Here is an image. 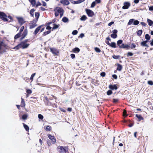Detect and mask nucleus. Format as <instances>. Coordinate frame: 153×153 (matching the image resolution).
I'll return each mask as SVG.
<instances>
[{
    "instance_id": "62",
    "label": "nucleus",
    "mask_w": 153,
    "mask_h": 153,
    "mask_svg": "<svg viewBox=\"0 0 153 153\" xmlns=\"http://www.w3.org/2000/svg\"><path fill=\"white\" fill-rule=\"evenodd\" d=\"M38 19H34L32 21V23H35V24H36V23L37 22Z\"/></svg>"
},
{
    "instance_id": "15",
    "label": "nucleus",
    "mask_w": 153,
    "mask_h": 153,
    "mask_svg": "<svg viewBox=\"0 0 153 153\" xmlns=\"http://www.w3.org/2000/svg\"><path fill=\"white\" fill-rule=\"evenodd\" d=\"M136 117L138 118L139 120V121H140L142 120H143V118L140 115H138L137 114H136Z\"/></svg>"
},
{
    "instance_id": "48",
    "label": "nucleus",
    "mask_w": 153,
    "mask_h": 153,
    "mask_svg": "<svg viewBox=\"0 0 153 153\" xmlns=\"http://www.w3.org/2000/svg\"><path fill=\"white\" fill-rule=\"evenodd\" d=\"M148 84L149 85H153V82L151 80L148 81Z\"/></svg>"
},
{
    "instance_id": "4",
    "label": "nucleus",
    "mask_w": 153,
    "mask_h": 153,
    "mask_svg": "<svg viewBox=\"0 0 153 153\" xmlns=\"http://www.w3.org/2000/svg\"><path fill=\"white\" fill-rule=\"evenodd\" d=\"M59 149V151L63 153H66L68 151V147L65 146L63 147L62 146H60L59 148H58Z\"/></svg>"
},
{
    "instance_id": "56",
    "label": "nucleus",
    "mask_w": 153,
    "mask_h": 153,
    "mask_svg": "<svg viewBox=\"0 0 153 153\" xmlns=\"http://www.w3.org/2000/svg\"><path fill=\"white\" fill-rule=\"evenodd\" d=\"M123 114L124 116L126 117L128 115L126 114V111H124L123 112Z\"/></svg>"
},
{
    "instance_id": "34",
    "label": "nucleus",
    "mask_w": 153,
    "mask_h": 153,
    "mask_svg": "<svg viewBox=\"0 0 153 153\" xmlns=\"http://www.w3.org/2000/svg\"><path fill=\"white\" fill-rule=\"evenodd\" d=\"M85 0H78L75 1V4H78L84 1Z\"/></svg>"
},
{
    "instance_id": "41",
    "label": "nucleus",
    "mask_w": 153,
    "mask_h": 153,
    "mask_svg": "<svg viewBox=\"0 0 153 153\" xmlns=\"http://www.w3.org/2000/svg\"><path fill=\"white\" fill-rule=\"evenodd\" d=\"M95 51L97 52L100 53L101 52V50L99 48L97 47H95L94 48Z\"/></svg>"
},
{
    "instance_id": "20",
    "label": "nucleus",
    "mask_w": 153,
    "mask_h": 153,
    "mask_svg": "<svg viewBox=\"0 0 153 153\" xmlns=\"http://www.w3.org/2000/svg\"><path fill=\"white\" fill-rule=\"evenodd\" d=\"M30 2L31 4L33 6H34L36 5V1L35 0H28Z\"/></svg>"
},
{
    "instance_id": "22",
    "label": "nucleus",
    "mask_w": 153,
    "mask_h": 153,
    "mask_svg": "<svg viewBox=\"0 0 153 153\" xmlns=\"http://www.w3.org/2000/svg\"><path fill=\"white\" fill-rule=\"evenodd\" d=\"M110 46L112 48H117L115 42H111L110 45Z\"/></svg>"
},
{
    "instance_id": "19",
    "label": "nucleus",
    "mask_w": 153,
    "mask_h": 153,
    "mask_svg": "<svg viewBox=\"0 0 153 153\" xmlns=\"http://www.w3.org/2000/svg\"><path fill=\"white\" fill-rule=\"evenodd\" d=\"M2 46L4 47L6 46V45L4 43L3 41H1L0 42V50L1 49Z\"/></svg>"
},
{
    "instance_id": "54",
    "label": "nucleus",
    "mask_w": 153,
    "mask_h": 153,
    "mask_svg": "<svg viewBox=\"0 0 153 153\" xmlns=\"http://www.w3.org/2000/svg\"><path fill=\"white\" fill-rule=\"evenodd\" d=\"M146 44L144 41L141 42L140 43V45L142 46H144Z\"/></svg>"
},
{
    "instance_id": "33",
    "label": "nucleus",
    "mask_w": 153,
    "mask_h": 153,
    "mask_svg": "<svg viewBox=\"0 0 153 153\" xmlns=\"http://www.w3.org/2000/svg\"><path fill=\"white\" fill-rule=\"evenodd\" d=\"M35 16L36 19H38L39 16V12H36L35 13Z\"/></svg>"
},
{
    "instance_id": "10",
    "label": "nucleus",
    "mask_w": 153,
    "mask_h": 153,
    "mask_svg": "<svg viewBox=\"0 0 153 153\" xmlns=\"http://www.w3.org/2000/svg\"><path fill=\"white\" fill-rule=\"evenodd\" d=\"M48 137L49 139L51 140L53 143L54 144L55 143L56 139L53 136H52L50 134H48Z\"/></svg>"
},
{
    "instance_id": "39",
    "label": "nucleus",
    "mask_w": 153,
    "mask_h": 153,
    "mask_svg": "<svg viewBox=\"0 0 153 153\" xmlns=\"http://www.w3.org/2000/svg\"><path fill=\"white\" fill-rule=\"evenodd\" d=\"M37 26V25L36 24H32V25H30V29H31L32 28H33Z\"/></svg>"
},
{
    "instance_id": "25",
    "label": "nucleus",
    "mask_w": 153,
    "mask_h": 153,
    "mask_svg": "<svg viewBox=\"0 0 153 153\" xmlns=\"http://www.w3.org/2000/svg\"><path fill=\"white\" fill-rule=\"evenodd\" d=\"M27 30L25 29L24 30V31L22 34V36H23L24 37H25L27 35Z\"/></svg>"
},
{
    "instance_id": "13",
    "label": "nucleus",
    "mask_w": 153,
    "mask_h": 153,
    "mask_svg": "<svg viewBox=\"0 0 153 153\" xmlns=\"http://www.w3.org/2000/svg\"><path fill=\"white\" fill-rule=\"evenodd\" d=\"M109 88L112 90H117V87L116 84L114 85H109Z\"/></svg>"
},
{
    "instance_id": "40",
    "label": "nucleus",
    "mask_w": 153,
    "mask_h": 153,
    "mask_svg": "<svg viewBox=\"0 0 153 153\" xmlns=\"http://www.w3.org/2000/svg\"><path fill=\"white\" fill-rule=\"evenodd\" d=\"M112 93V91L111 90H109L107 91V94L108 95H111Z\"/></svg>"
},
{
    "instance_id": "50",
    "label": "nucleus",
    "mask_w": 153,
    "mask_h": 153,
    "mask_svg": "<svg viewBox=\"0 0 153 153\" xmlns=\"http://www.w3.org/2000/svg\"><path fill=\"white\" fill-rule=\"evenodd\" d=\"M96 5V3L95 2V1H93V2H92V3H91V7H94L95 5Z\"/></svg>"
},
{
    "instance_id": "7",
    "label": "nucleus",
    "mask_w": 153,
    "mask_h": 153,
    "mask_svg": "<svg viewBox=\"0 0 153 153\" xmlns=\"http://www.w3.org/2000/svg\"><path fill=\"white\" fill-rule=\"evenodd\" d=\"M130 6V4L128 2H125L124 3V6L122 7L123 9H128Z\"/></svg>"
},
{
    "instance_id": "44",
    "label": "nucleus",
    "mask_w": 153,
    "mask_h": 153,
    "mask_svg": "<svg viewBox=\"0 0 153 153\" xmlns=\"http://www.w3.org/2000/svg\"><path fill=\"white\" fill-rule=\"evenodd\" d=\"M136 47V45L134 44V43H132L131 44V49H133V48H134Z\"/></svg>"
},
{
    "instance_id": "3",
    "label": "nucleus",
    "mask_w": 153,
    "mask_h": 153,
    "mask_svg": "<svg viewBox=\"0 0 153 153\" xmlns=\"http://www.w3.org/2000/svg\"><path fill=\"white\" fill-rule=\"evenodd\" d=\"M7 15L4 12H0V18L4 21H8Z\"/></svg>"
},
{
    "instance_id": "11",
    "label": "nucleus",
    "mask_w": 153,
    "mask_h": 153,
    "mask_svg": "<svg viewBox=\"0 0 153 153\" xmlns=\"http://www.w3.org/2000/svg\"><path fill=\"white\" fill-rule=\"evenodd\" d=\"M60 2L64 5H67L69 4L68 0H60Z\"/></svg>"
},
{
    "instance_id": "18",
    "label": "nucleus",
    "mask_w": 153,
    "mask_h": 153,
    "mask_svg": "<svg viewBox=\"0 0 153 153\" xmlns=\"http://www.w3.org/2000/svg\"><path fill=\"white\" fill-rule=\"evenodd\" d=\"M122 66L121 65L118 64H117V70L119 71H121L122 70Z\"/></svg>"
},
{
    "instance_id": "43",
    "label": "nucleus",
    "mask_w": 153,
    "mask_h": 153,
    "mask_svg": "<svg viewBox=\"0 0 153 153\" xmlns=\"http://www.w3.org/2000/svg\"><path fill=\"white\" fill-rule=\"evenodd\" d=\"M45 130L46 131H50L51 130V127L50 126H46Z\"/></svg>"
},
{
    "instance_id": "46",
    "label": "nucleus",
    "mask_w": 153,
    "mask_h": 153,
    "mask_svg": "<svg viewBox=\"0 0 153 153\" xmlns=\"http://www.w3.org/2000/svg\"><path fill=\"white\" fill-rule=\"evenodd\" d=\"M78 33V31L76 30H73L72 32V34L73 35H76Z\"/></svg>"
},
{
    "instance_id": "57",
    "label": "nucleus",
    "mask_w": 153,
    "mask_h": 153,
    "mask_svg": "<svg viewBox=\"0 0 153 153\" xmlns=\"http://www.w3.org/2000/svg\"><path fill=\"white\" fill-rule=\"evenodd\" d=\"M24 79L26 82H28L29 81V79L28 78H27V77H25V78H24L23 79Z\"/></svg>"
},
{
    "instance_id": "32",
    "label": "nucleus",
    "mask_w": 153,
    "mask_h": 153,
    "mask_svg": "<svg viewBox=\"0 0 153 153\" xmlns=\"http://www.w3.org/2000/svg\"><path fill=\"white\" fill-rule=\"evenodd\" d=\"M145 38L147 40H149L150 39L151 37L148 34H146L145 35Z\"/></svg>"
},
{
    "instance_id": "8",
    "label": "nucleus",
    "mask_w": 153,
    "mask_h": 153,
    "mask_svg": "<svg viewBox=\"0 0 153 153\" xmlns=\"http://www.w3.org/2000/svg\"><path fill=\"white\" fill-rule=\"evenodd\" d=\"M130 46L129 45L127 44H124V43L122 44L121 45V46H120V48L126 49H129Z\"/></svg>"
},
{
    "instance_id": "53",
    "label": "nucleus",
    "mask_w": 153,
    "mask_h": 153,
    "mask_svg": "<svg viewBox=\"0 0 153 153\" xmlns=\"http://www.w3.org/2000/svg\"><path fill=\"white\" fill-rule=\"evenodd\" d=\"M101 76L102 77H104L105 75V72H102L100 73V74Z\"/></svg>"
},
{
    "instance_id": "52",
    "label": "nucleus",
    "mask_w": 153,
    "mask_h": 153,
    "mask_svg": "<svg viewBox=\"0 0 153 153\" xmlns=\"http://www.w3.org/2000/svg\"><path fill=\"white\" fill-rule=\"evenodd\" d=\"M52 27L50 26V25H47V27L46 28V29L49 30H51V29Z\"/></svg>"
},
{
    "instance_id": "27",
    "label": "nucleus",
    "mask_w": 153,
    "mask_h": 153,
    "mask_svg": "<svg viewBox=\"0 0 153 153\" xmlns=\"http://www.w3.org/2000/svg\"><path fill=\"white\" fill-rule=\"evenodd\" d=\"M87 19V17L85 15H83L80 18V20L82 21H84Z\"/></svg>"
},
{
    "instance_id": "58",
    "label": "nucleus",
    "mask_w": 153,
    "mask_h": 153,
    "mask_svg": "<svg viewBox=\"0 0 153 153\" xmlns=\"http://www.w3.org/2000/svg\"><path fill=\"white\" fill-rule=\"evenodd\" d=\"M112 77L114 79H117V76L115 74L112 75Z\"/></svg>"
},
{
    "instance_id": "24",
    "label": "nucleus",
    "mask_w": 153,
    "mask_h": 153,
    "mask_svg": "<svg viewBox=\"0 0 153 153\" xmlns=\"http://www.w3.org/2000/svg\"><path fill=\"white\" fill-rule=\"evenodd\" d=\"M62 21L66 23L68 21V19L66 17H64L62 18Z\"/></svg>"
},
{
    "instance_id": "28",
    "label": "nucleus",
    "mask_w": 153,
    "mask_h": 153,
    "mask_svg": "<svg viewBox=\"0 0 153 153\" xmlns=\"http://www.w3.org/2000/svg\"><path fill=\"white\" fill-rule=\"evenodd\" d=\"M22 101L21 102V105L22 107H24L25 106V104L24 101V100L22 98Z\"/></svg>"
},
{
    "instance_id": "47",
    "label": "nucleus",
    "mask_w": 153,
    "mask_h": 153,
    "mask_svg": "<svg viewBox=\"0 0 153 153\" xmlns=\"http://www.w3.org/2000/svg\"><path fill=\"white\" fill-rule=\"evenodd\" d=\"M38 117L39 119L41 120H42L43 118V116L41 114H39Z\"/></svg>"
},
{
    "instance_id": "26",
    "label": "nucleus",
    "mask_w": 153,
    "mask_h": 153,
    "mask_svg": "<svg viewBox=\"0 0 153 153\" xmlns=\"http://www.w3.org/2000/svg\"><path fill=\"white\" fill-rule=\"evenodd\" d=\"M21 33H19L17 34H16L14 36V39H16L20 37L21 36Z\"/></svg>"
},
{
    "instance_id": "45",
    "label": "nucleus",
    "mask_w": 153,
    "mask_h": 153,
    "mask_svg": "<svg viewBox=\"0 0 153 153\" xmlns=\"http://www.w3.org/2000/svg\"><path fill=\"white\" fill-rule=\"evenodd\" d=\"M133 55V53L131 52H128L127 56L128 57L129 56H132Z\"/></svg>"
},
{
    "instance_id": "30",
    "label": "nucleus",
    "mask_w": 153,
    "mask_h": 153,
    "mask_svg": "<svg viewBox=\"0 0 153 153\" xmlns=\"http://www.w3.org/2000/svg\"><path fill=\"white\" fill-rule=\"evenodd\" d=\"M28 117V115L27 114H23L22 116V119L23 120H25L27 119Z\"/></svg>"
},
{
    "instance_id": "21",
    "label": "nucleus",
    "mask_w": 153,
    "mask_h": 153,
    "mask_svg": "<svg viewBox=\"0 0 153 153\" xmlns=\"http://www.w3.org/2000/svg\"><path fill=\"white\" fill-rule=\"evenodd\" d=\"M147 21L149 26H151L153 25V22L152 20L148 19H147Z\"/></svg>"
},
{
    "instance_id": "35",
    "label": "nucleus",
    "mask_w": 153,
    "mask_h": 153,
    "mask_svg": "<svg viewBox=\"0 0 153 153\" xmlns=\"http://www.w3.org/2000/svg\"><path fill=\"white\" fill-rule=\"evenodd\" d=\"M51 32V30H49L44 32L42 34L43 36H45L47 34H49Z\"/></svg>"
},
{
    "instance_id": "31",
    "label": "nucleus",
    "mask_w": 153,
    "mask_h": 153,
    "mask_svg": "<svg viewBox=\"0 0 153 153\" xmlns=\"http://www.w3.org/2000/svg\"><path fill=\"white\" fill-rule=\"evenodd\" d=\"M53 26L52 28V30L57 28L59 26V25H57L56 24H53Z\"/></svg>"
},
{
    "instance_id": "12",
    "label": "nucleus",
    "mask_w": 153,
    "mask_h": 153,
    "mask_svg": "<svg viewBox=\"0 0 153 153\" xmlns=\"http://www.w3.org/2000/svg\"><path fill=\"white\" fill-rule=\"evenodd\" d=\"M43 26V25H42L38 26L37 27L34 31V34H35V35H36L38 33L39 30H40L42 27Z\"/></svg>"
},
{
    "instance_id": "37",
    "label": "nucleus",
    "mask_w": 153,
    "mask_h": 153,
    "mask_svg": "<svg viewBox=\"0 0 153 153\" xmlns=\"http://www.w3.org/2000/svg\"><path fill=\"white\" fill-rule=\"evenodd\" d=\"M120 56L119 55H113V56H112V57L113 58L115 59H119L120 57Z\"/></svg>"
},
{
    "instance_id": "55",
    "label": "nucleus",
    "mask_w": 153,
    "mask_h": 153,
    "mask_svg": "<svg viewBox=\"0 0 153 153\" xmlns=\"http://www.w3.org/2000/svg\"><path fill=\"white\" fill-rule=\"evenodd\" d=\"M113 33L114 34H117V30L114 29L113 30Z\"/></svg>"
},
{
    "instance_id": "38",
    "label": "nucleus",
    "mask_w": 153,
    "mask_h": 153,
    "mask_svg": "<svg viewBox=\"0 0 153 153\" xmlns=\"http://www.w3.org/2000/svg\"><path fill=\"white\" fill-rule=\"evenodd\" d=\"M111 37L113 39H115L117 37V35L114 34H111Z\"/></svg>"
},
{
    "instance_id": "17",
    "label": "nucleus",
    "mask_w": 153,
    "mask_h": 153,
    "mask_svg": "<svg viewBox=\"0 0 153 153\" xmlns=\"http://www.w3.org/2000/svg\"><path fill=\"white\" fill-rule=\"evenodd\" d=\"M80 51L79 49L77 47L74 48L73 50V51L74 53H78Z\"/></svg>"
},
{
    "instance_id": "59",
    "label": "nucleus",
    "mask_w": 153,
    "mask_h": 153,
    "mask_svg": "<svg viewBox=\"0 0 153 153\" xmlns=\"http://www.w3.org/2000/svg\"><path fill=\"white\" fill-rule=\"evenodd\" d=\"M71 58L73 59L75 58V55L74 54L72 53L71 54Z\"/></svg>"
},
{
    "instance_id": "2",
    "label": "nucleus",
    "mask_w": 153,
    "mask_h": 153,
    "mask_svg": "<svg viewBox=\"0 0 153 153\" xmlns=\"http://www.w3.org/2000/svg\"><path fill=\"white\" fill-rule=\"evenodd\" d=\"M139 23V22L137 20H135L134 19H130L128 23V25H131L133 23L134 25H137Z\"/></svg>"
},
{
    "instance_id": "5",
    "label": "nucleus",
    "mask_w": 153,
    "mask_h": 153,
    "mask_svg": "<svg viewBox=\"0 0 153 153\" xmlns=\"http://www.w3.org/2000/svg\"><path fill=\"white\" fill-rule=\"evenodd\" d=\"M85 11L88 16L89 17H92L94 15V12L90 10L86 9Z\"/></svg>"
},
{
    "instance_id": "51",
    "label": "nucleus",
    "mask_w": 153,
    "mask_h": 153,
    "mask_svg": "<svg viewBox=\"0 0 153 153\" xmlns=\"http://www.w3.org/2000/svg\"><path fill=\"white\" fill-rule=\"evenodd\" d=\"M24 29V26H22L20 30H19V33H22V32L23 31V30Z\"/></svg>"
},
{
    "instance_id": "9",
    "label": "nucleus",
    "mask_w": 153,
    "mask_h": 153,
    "mask_svg": "<svg viewBox=\"0 0 153 153\" xmlns=\"http://www.w3.org/2000/svg\"><path fill=\"white\" fill-rule=\"evenodd\" d=\"M53 11H56L59 13H60L63 11H64L63 9L61 7H57L54 9Z\"/></svg>"
},
{
    "instance_id": "49",
    "label": "nucleus",
    "mask_w": 153,
    "mask_h": 153,
    "mask_svg": "<svg viewBox=\"0 0 153 153\" xmlns=\"http://www.w3.org/2000/svg\"><path fill=\"white\" fill-rule=\"evenodd\" d=\"M32 91L30 89H28L26 90V92L27 94H31L32 93Z\"/></svg>"
},
{
    "instance_id": "36",
    "label": "nucleus",
    "mask_w": 153,
    "mask_h": 153,
    "mask_svg": "<svg viewBox=\"0 0 153 153\" xmlns=\"http://www.w3.org/2000/svg\"><path fill=\"white\" fill-rule=\"evenodd\" d=\"M35 11V10L34 9H32L30 11V13L31 16L33 17L34 16V12Z\"/></svg>"
},
{
    "instance_id": "42",
    "label": "nucleus",
    "mask_w": 153,
    "mask_h": 153,
    "mask_svg": "<svg viewBox=\"0 0 153 153\" xmlns=\"http://www.w3.org/2000/svg\"><path fill=\"white\" fill-rule=\"evenodd\" d=\"M35 75L36 73H33L31 75L30 77V79L31 80V82H32L33 80V77Z\"/></svg>"
},
{
    "instance_id": "64",
    "label": "nucleus",
    "mask_w": 153,
    "mask_h": 153,
    "mask_svg": "<svg viewBox=\"0 0 153 153\" xmlns=\"http://www.w3.org/2000/svg\"><path fill=\"white\" fill-rule=\"evenodd\" d=\"M149 10L150 11H153V6H152L149 7Z\"/></svg>"
},
{
    "instance_id": "1",
    "label": "nucleus",
    "mask_w": 153,
    "mask_h": 153,
    "mask_svg": "<svg viewBox=\"0 0 153 153\" xmlns=\"http://www.w3.org/2000/svg\"><path fill=\"white\" fill-rule=\"evenodd\" d=\"M29 44L25 43L22 42L15 47L13 49L15 50H18L20 48L25 49L27 48L29 46Z\"/></svg>"
},
{
    "instance_id": "16",
    "label": "nucleus",
    "mask_w": 153,
    "mask_h": 153,
    "mask_svg": "<svg viewBox=\"0 0 153 153\" xmlns=\"http://www.w3.org/2000/svg\"><path fill=\"white\" fill-rule=\"evenodd\" d=\"M123 41L122 40L120 39L117 41V45L119 46L120 48V46H121V45L123 43Z\"/></svg>"
},
{
    "instance_id": "6",
    "label": "nucleus",
    "mask_w": 153,
    "mask_h": 153,
    "mask_svg": "<svg viewBox=\"0 0 153 153\" xmlns=\"http://www.w3.org/2000/svg\"><path fill=\"white\" fill-rule=\"evenodd\" d=\"M18 20V22L21 25H23L26 22L25 21L24 19L22 17H17L16 18Z\"/></svg>"
},
{
    "instance_id": "60",
    "label": "nucleus",
    "mask_w": 153,
    "mask_h": 153,
    "mask_svg": "<svg viewBox=\"0 0 153 153\" xmlns=\"http://www.w3.org/2000/svg\"><path fill=\"white\" fill-rule=\"evenodd\" d=\"M41 5V4L39 2H38L36 5V7H37L38 6Z\"/></svg>"
},
{
    "instance_id": "63",
    "label": "nucleus",
    "mask_w": 153,
    "mask_h": 153,
    "mask_svg": "<svg viewBox=\"0 0 153 153\" xmlns=\"http://www.w3.org/2000/svg\"><path fill=\"white\" fill-rule=\"evenodd\" d=\"M114 22L113 21L109 23L108 25V26H111L114 23Z\"/></svg>"
},
{
    "instance_id": "61",
    "label": "nucleus",
    "mask_w": 153,
    "mask_h": 153,
    "mask_svg": "<svg viewBox=\"0 0 153 153\" xmlns=\"http://www.w3.org/2000/svg\"><path fill=\"white\" fill-rule=\"evenodd\" d=\"M118 101V100L116 99H113V102L114 103H116Z\"/></svg>"
},
{
    "instance_id": "29",
    "label": "nucleus",
    "mask_w": 153,
    "mask_h": 153,
    "mask_svg": "<svg viewBox=\"0 0 153 153\" xmlns=\"http://www.w3.org/2000/svg\"><path fill=\"white\" fill-rule=\"evenodd\" d=\"M142 32H143V31L142 30H139L137 31V35L138 36H141V35Z\"/></svg>"
},
{
    "instance_id": "14",
    "label": "nucleus",
    "mask_w": 153,
    "mask_h": 153,
    "mask_svg": "<svg viewBox=\"0 0 153 153\" xmlns=\"http://www.w3.org/2000/svg\"><path fill=\"white\" fill-rule=\"evenodd\" d=\"M51 51L54 54L56 55V56L57 55L58 53V52L57 51V50L54 48H50Z\"/></svg>"
},
{
    "instance_id": "23",
    "label": "nucleus",
    "mask_w": 153,
    "mask_h": 153,
    "mask_svg": "<svg viewBox=\"0 0 153 153\" xmlns=\"http://www.w3.org/2000/svg\"><path fill=\"white\" fill-rule=\"evenodd\" d=\"M24 128L27 131H28L29 129L28 126L24 123H23Z\"/></svg>"
}]
</instances>
